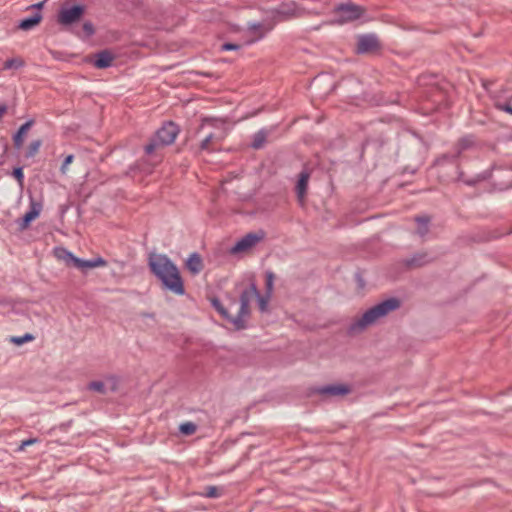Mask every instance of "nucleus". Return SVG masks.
I'll return each mask as SVG.
<instances>
[{"label":"nucleus","mask_w":512,"mask_h":512,"mask_svg":"<svg viewBox=\"0 0 512 512\" xmlns=\"http://www.w3.org/2000/svg\"><path fill=\"white\" fill-rule=\"evenodd\" d=\"M148 266L151 273L161 281L165 290L171 291L176 295H183L185 293L179 269L167 255H150Z\"/></svg>","instance_id":"obj_1"},{"label":"nucleus","mask_w":512,"mask_h":512,"mask_svg":"<svg viewBox=\"0 0 512 512\" xmlns=\"http://www.w3.org/2000/svg\"><path fill=\"white\" fill-rule=\"evenodd\" d=\"M401 306L398 298L391 297L381 301L366 310L361 317L355 319L348 327L349 334H355L364 331L368 326L374 324L378 319L385 317L390 312L397 310Z\"/></svg>","instance_id":"obj_2"},{"label":"nucleus","mask_w":512,"mask_h":512,"mask_svg":"<svg viewBox=\"0 0 512 512\" xmlns=\"http://www.w3.org/2000/svg\"><path fill=\"white\" fill-rule=\"evenodd\" d=\"M255 291L254 287L243 289L239 297L240 307L235 316L230 315L228 309L223 306L218 298H213L211 304L221 317L231 323L236 330H242L246 328V318L250 315V302L252 296L256 293Z\"/></svg>","instance_id":"obj_3"},{"label":"nucleus","mask_w":512,"mask_h":512,"mask_svg":"<svg viewBox=\"0 0 512 512\" xmlns=\"http://www.w3.org/2000/svg\"><path fill=\"white\" fill-rule=\"evenodd\" d=\"M179 127L172 121L165 122L151 137L148 144L144 146V152L152 155L160 147H165L174 143Z\"/></svg>","instance_id":"obj_4"},{"label":"nucleus","mask_w":512,"mask_h":512,"mask_svg":"<svg viewBox=\"0 0 512 512\" xmlns=\"http://www.w3.org/2000/svg\"><path fill=\"white\" fill-rule=\"evenodd\" d=\"M426 104L422 107L425 113L442 111L450 106V100L447 93L438 86H431L423 92Z\"/></svg>","instance_id":"obj_5"},{"label":"nucleus","mask_w":512,"mask_h":512,"mask_svg":"<svg viewBox=\"0 0 512 512\" xmlns=\"http://www.w3.org/2000/svg\"><path fill=\"white\" fill-rule=\"evenodd\" d=\"M475 145V139L472 135H466L460 138L454 145L451 152L441 155L435 161L436 165H442L446 162L455 163L461 154Z\"/></svg>","instance_id":"obj_6"},{"label":"nucleus","mask_w":512,"mask_h":512,"mask_svg":"<svg viewBox=\"0 0 512 512\" xmlns=\"http://www.w3.org/2000/svg\"><path fill=\"white\" fill-rule=\"evenodd\" d=\"M335 13L339 16L340 23L355 21L363 16L365 9L352 2L338 4Z\"/></svg>","instance_id":"obj_7"},{"label":"nucleus","mask_w":512,"mask_h":512,"mask_svg":"<svg viewBox=\"0 0 512 512\" xmlns=\"http://www.w3.org/2000/svg\"><path fill=\"white\" fill-rule=\"evenodd\" d=\"M381 43L375 33L361 34L357 37L355 51L359 55L371 54L381 50Z\"/></svg>","instance_id":"obj_8"},{"label":"nucleus","mask_w":512,"mask_h":512,"mask_svg":"<svg viewBox=\"0 0 512 512\" xmlns=\"http://www.w3.org/2000/svg\"><path fill=\"white\" fill-rule=\"evenodd\" d=\"M85 6L76 4L71 7H63L58 15V22L62 25H71L81 19L84 15Z\"/></svg>","instance_id":"obj_9"},{"label":"nucleus","mask_w":512,"mask_h":512,"mask_svg":"<svg viewBox=\"0 0 512 512\" xmlns=\"http://www.w3.org/2000/svg\"><path fill=\"white\" fill-rule=\"evenodd\" d=\"M264 232L253 233L250 232L239 239L235 245L230 249V252L233 254H237L240 252L248 251L253 248L258 242H260L264 238Z\"/></svg>","instance_id":"obj_10"},{"label":"nucleus","mask_w":512,"mask_h":512,"mask_svg":"<svg viewBox=\"0 0 512 512\" xmlns=\"http://www.w3.org/2000/svg\"><path fill=\"white\" fill-rule=\"evenodd\" d=\"M42 204L31 198L29 210L23 215V217L16 220L18 229L23 231L29 227L32 221H34L41 213Z\"/></svg>","instance_id":"obj_11"},{"label":"nucleus","mask_w":512,"mask_h":512,"mask_svg":"<svg viewBox=\"0 0 512 512\" xmlns=\"http://www.w3.org/2000/svg\"><path fill=\"white\" fill-rule=\"evenodd\" d=\"M350 391L351 388L347 384H329L313 389V393L324 397L345 396Z\"/></svg>","instance_id":"obj_12"},{"label":"nucleus","mask_w":512,"mask_h":512,"mask_svg":"<svg viewBox=\"0 0 512 512\" xmlns=\"http://www.w3.org/2000/svg\"><path fill=\"white\" fill-rule=\"evenodd\" d=\"M296 13V3L293 1L284 2L271 10L274 20L284 21L293 17Z\"/></svg>","instance_id":"obj_13"},{"label":"nucleus","mask_w":512,"mask_h":512,"mask_svg":"<svg viewBox=\"0 0 512 512\" xmlns=\"http://www.w3.org/2000/svg\"><path fill=\"white\" fill-rule=\"evenodd\" d=\"M106 265H107V261L101 256H98L96 258L89 259V260H85V259L77 257L73 267L79 269L83 273H86L88 269H93V268H97V267H105Z\"/></svg>","instance_id":"obj_14"},{"label":"nucleus","mask_w":512,"mask_h":512,"mask_svg":"<svg viewBox=\"0 0 512 512\" xmlns=\"http://www.w3.org/2000/svg\"><path fill=\"white\" fill-rule=\"evenodd\" d=\"M218 140L219 137H217L215 133L210 132L200 140V143L197 146H193L192 149L195 154H201L202 152L211 153L215 151L213 144Z\"/></svg>","instance_id":"obj_15"},{"label":"nucleus","mask_w":512,"mask_h":512,"mask_svg":"<svg viewBox=\"0 0 512 512\" xmlns=\"http://www.w3.org/2000/svg\"><path fill=\"white\" fill-rule=\"evenodd\" d=\"M309 178L310 173L307 170H302L298 175L295 192L300 203H303L304 197L307 193Z\"/></svg>","instance_id":"obj_16"},{"label":"nucleus","mask_w":512,"mask_h":512,"mask_svg":"<svg viewBox=\"0 0 512 512\" xmlns=\"http://www.w3.org/2000/svg\"><path fill=\"white\" fill-rule=\"evenodd\" d=\"M35 124V121L34 119H29L28 121H26L24 124H22L18 130L15 132V134L13 135L12 139H13V143H14V146L16 149H20L22 148L23 146V143H24V137L25 135L27 134V132L29 131V129Z\"/></svg>","instance_id":"obj_17"},{"label":"nucleus","mask_w":512,"mask_h":512,"mask_svg":"<svg viewBox=\"0 0 512 512\" xmlns=\"http://www.w3.org/2000/svg\"><path fill=\"white\" fill-rule=\"evenodd\" d=\"M94 66L98 69H105L112 65L114 56L109 50H102L94 55Z\"/></svg>","instance_id":"obj_18"},{"label":"nucleus","mask_w":512,"mask_h":512,"mask_svg":"<svg viewBox=\"0 0 512 512\" xmlns=\"http://www.w3.org/2000/svg\"><path fill=\"white\" fill-rule=\"evenodd\" d=\"M42 20V15L40 12H35L32 15L22 19L19 24L18 28L23 31H28L35 26H37Z\"/></svg>","instance_id":"obj_19"},{"label":"nucleus","mask_w":512,"mask_h":512,"mask_svg":"<svg viewBox=\"0 0 512 512\" xmlns=\"http://www.w3.org/2000/svg\"><path fill=\"white\" fill-rule=\"evenodd\" d=\"M54 256L65 262L67 266H74L77 257L64 247H56L54 249Z\"/></svg>","instance_id":"obj_20"},{"label":"nucleus","mask_w":512,"mask_h":512,"mask_svg":"<svg viewBox=\"0 0 512 512\" xmlns=\"http://www.w3.org/2000/svg\"><path fill=\"white\" fill-rule=\"evenodd\" d=\"M186 266L192 274H198L203 269V261L201 256L194 252L186 261Z\"/></svg>","instance_id":"obj_21"},{"label":"nucleus","mask_w":512,"mask_h":512,"mask_svg":"<svg viewBox=\"0 0 512 512\" xmlns=\"http://www.w3.org/2000/svg\"><path fill=\"white\" fill-rule=\"evenodd\" d=\"M252 287H254L256 290L255 291L256 293H255V295L252 296V299L256 298L259 310L261 312H266L267 308H268V302H269L271 295H268V294H266L265 296L261 295L257 288V285L254 282L250 283V285L248 287H246L245 289H251Z\"/></svg>","instance_id":"obj_22"},{"label":"nucleus","mask_w":512,"mask_h":512,"mask_svg":"<svg viewBox=\"0 0 512 512\" xmlns=\"http://www.w3.org/2000/svg\"><path fill=\"white\" fill-rule=\"evenodd\" d=\"M493 99L494 107L499 110L512 115V96L503 100L494 95L491 96Z\"/></svg>","instance_id":"obj_23"},{"label":"nucleus","mask_w":512,"mask_h":512,"mask_svg":"<svg viewBox=\"0 0 512 512\" xmlns=\"http://www.w3.org/2000/svg\"><path fill=\"white\" fill-rule=\"evenodd\" d=\"M415 222L418 225L416 233L424 238L429 232L430 218L428 216H416Z\"/></svg>","instance_id":"obj_24"},{"label":"nucleus","mask_w":512,"mask_h":512,"mask_svg":"<svg viewBox=\"0 0 512 512\" xmlns=\"http://www.w3.org/2000/svg\"><path fill=\"white\" fill-rule=\"evenodd\" d=\"M268 132L265 129H261L253 135L251 147L254 149H261L267 139Z\"/></svg>","instance_id":"obj_25"},{"label":"nucleus","mask_w":512,"mask_h":512,"mask_svg":"<svg viewBox=\"0 0 512 512\" xmlns=\"http://www.w3.org/2000/svg\"><path fill=\"white\" fill-rule=\"evenodd\" d=\"M248 29L251 33H255V34L257 33L255 39L252 40L251 42L262 39L265 36V34L267 33V31L269 30V28L265 29L264 25L262 23L249 24Z\"/></svg>","instance_id":"obj_26"},{"label":"nucleus","mask_w":512,"mask_h":512,"mask_svg":"<svg viewBox=\"0 0 512 512\" xmlns=\"http://www.w3.org/2000/svg\"><path fill=\"white\" fill-rule=\"evenodd\" d=\"M24 65H25V62L22 58L15 57V58L7 59L3 64V68L5 70L19 69V68H22Z\"/></svg>","instance_id":"obj_27"},{"label":"nucleus","mask_w":512,"mask_h":512,"mask_svg":"<svg viewBox=\"0 0 512 512\" xmlns=\"http://www.w3.org/2000/svg\"><path fill=\"white\" fill-rule=\"evenodd\" d=\"M197 430V425L191 421L181 423L179 425V432L182 435L190 436L193 435Z\"/></svg>","instance_id":"obj_28"},{"label":"nucleus","mask_w":512,"mask_h":512,"mask_svg":"<svg viewBox=\"0 0 512 512\" xmlns=\"http://www.w3.org/2000/svg\"><path fill=\"white\" fill-rule=\"evenodd\" d=\"M223 491V488L207 486L205 487V492H203L201 495L207 498H219L223 495Z\"/></svg>","instance_id":"obj_29"},{"label":"nucleus","mask_w":512,"mask_h":512,"mask_svg":"<svg viewBox=\"0 0 512 512\" xmlns=\"http://www.w3.org/2000/svg\"><path fill=\"white\" fill-rule=\"evenodd\" d=\"M41 145H42V140H41V139L33 140V141L29 144V146H28V148H27V151H26V153H25V157H26V158H32V157H34V156L38 153V151H39V149H40Z\"/></svg>","instance_id":"obj_30"},{"label":"nucleus","mask_w":512,"mask_h":512,"mask_svg":"<svg viewBox=\"0 0 512 512\" xmlns=\"http://www.w3.org/2000/svg\"><path fill=\"white\" fill-rule=\"evenodd\" d=\"M88 389L99 394H106L108 392L106 384L103 381H91L88 384Z\"/></svg>","instance_id":"obj_31"},{"label":"nucleus","mask_w":512,"mask_h":512,"mask_svg":"<svg viewBox=\"0 0 512 512\" xmlns=\"http://www.w3.org/2000/svg\"><path fill=\"white\" fill-rule=\"evenodd\" d=\"M485 178V176L477 175L475 178L466 179L462 171H460L458 174V180L464 182L468 186H475L479 181Z\"/></svg>","instance_id":"obj_32"},{"label":"nucleus","mask_w":512,"mask_h":512,"mask_svg":"<svg viewBox=\"0 0 512 512\" xmlns=\"http://www.w3.org/2000/svg\"><path fill=\"white\" fill-rule=\"evenodd\" d=\"M274 279L275 275L272 271H267L265 273L266 294L268 295L272 294Z\"/></svg>","instance_id":"obj_33"},{"label":"nucleus","mask_w":512,"mask_h":512,"mask_svg":"<svg viewBox=\"0 0 512 512\" xmlns=\"http://www.w3.org/2000/svg\"><path fill=\"white\" fill-rule=\"evenodd\" d=\"M32 340H34V336L30 333H26L22 336H13L11 338V342L16 345H22V344H24L26 342H30Z\"/></svg>","instance_id":"obj_34"},{"label":"nucleus","mask_w":512,"mask_h":512,"mask_svg":"<svg viewBox=\"0 0 512 512\" xmlns=\"http://www.w3.org/2000/svg\"><path fill=\"white\" fill-rule=\"evenodd\" d=\"M425 257L426 254H416L407 263L413 266H422L427 262Z\"/></svg>","instance_id":"obj_35"},{"label":"nucleus","mask_w":512,"mask_h":512,"mask_svg":"<svg viewBox=\"0 0 512 512\" xmlns=\"http://www.w3.org/2000/svg\"><path fill=\"white\" fill-rule=\"evenodd\" d=\"M39 442H40V439L37 438V437H32V438L23 440L21 442V444L19 445V447L16 449V451L17 452H23L26 447L34 445V444L39 443Z\"/></svg>","instance_id":"obj_36"},{"label":"nucleus","mask_w":512,"mask_h":512,"mask_svg":"<svg viewBox=\"0 0 512 512\" xmlns=\"http://www.w3.org/2000/svg\"><path fill=\"white\" fill-rule=\"evenodd\" d=\"M12 176L18 181L20 186H23L24 172L23 167H15L12 171Z\"/></svg>","instance_id":"obj_37"},{"label":"nucleus","mask_w":512,"mask_h":512,"mask_svg":"<svg viewBox=\"0 0 512 512\" xmlns=\"http://www.w3.org/2000/svg\"><path fill=\"white\" fill-rule=\"evenodd\" d=\"M241 46L236 43L226 42L221 45V51H236L239 50Z\"/></svg>","instance_id":"obj_38"},{"label":"nucleus","mask_w":512,"mask_h":512,"mask_svg":"<svg viewBox=\"0 0 512 512\" xmlns=\"http://www.w3.org/2000/svg\"><path fill=\"white\" fill-rule=\"evenodd\" d=\"M73 159H74V155H72V154L67 155L65 157V159L63 160V163L61 165V168H60L62 173L66 172L67 167L73 162Z\"/></svg>","instance_id":"obj_39"},{"label":"nucleus","mask_w":512,"mask_h":512,"mask_svg":"<svg viewBox=\"0 0 512 512\" xmlns=\"http://www.w3.org/2000/svg\"><path fill=\"white\" fill-rule=\"evenodd\" d=\"M83 30L87 37H90L95 33L94 26L91 22H85L83 24Z\"/></svg>","instance_id":"obj_40"},{"label":"nucleus","mask_w":512,"mask_h":512,"mask_svg":"<svg viewBox=\"0 0 512 512\" xmlns=\"http://www.w3.org/2000/svg\"><path fill=\"white\" fill-rule=\"evenodd\" d=\"M139 170V166L137 164L129 166L127 171L125 172L126 176L134 177L136 171Z\"/></svg>","instance_id":"obj_41"},{"label":"nucleus","mask_w":512,"mask_h":512,"mask_svg":"<svg viewBox=\"0 0 512 512\" xmlns=\"http://www.w3.org/2000/svg\"><path fill=\"white\" fill-rule=\"evenodd\" d=\"M7 105L5 104H0V118L7 112Z\"/></svg>","instance_id":"obj_42"},{"label":"nucleus","mask_w":512,"mask_h":512,"mask_svg":"<svg viewBox=\"0 0 512 512\" xmlns=\"http://www.w3.org/2000/svg\"><path fill=\"white\" fill-rule=\"evenodd\" d=\"M355 278L358 280V282H359V283H360V285L362 286V285H363V280H362L361 275H360V273H359V272H357V273L355 274Z\"/></svg>","instance_id":"obj_43"},{"label":"nucleus","mask_w":512,"mask_h":512,"mask_svg":"<svg viewBox=\"0 0 512 512\" xmlns=\"http://www.w3.org/2000/svg\"><path fill=\"white\" fill-rule=\"evenodd\" d=\"M43 4H44V2H39V3H36V4L32 5V7L40 9L43 6Z\"/></svg>","instance_id":"obj_44"},{"label":"nucleus","mask_w":512,"mask_h":512,"mask_svg":"<svg viewBox=\"0 0 512 512\" xmlns=\"http://www.w3.org/2000/svg\"><path fill=\"white\" fill-rule=\"evenodd\" d=\"M510 187H511V185H510V184H500V189H501V190L508 189V188H510Z\"/></svg>","instance_id":"obj_45"},{"label":"nucleus","mask_w":512,"mask_h":512,"mask_svg":"<svg viewBox=\"0 0 512 512\" xmlns=\"http://www.w3.org/2000/svg\"><path fill=\"white\" fill-rule=\"evenodd\" d=\"M110 390L111 391H115L116 390V383L115 382H112Z\"/></svg>","instance_id":"obj_46"},{"label":"nucleus","mask_w":512,"mask_h":512,"mask_svg":"<svg viewBox=\"0 0 512 512\" xmlns=\"http://www.w3.org/2000/svg\"><path fill=\"white\" fill-rule=\"evenodd\" d=\"M203 128H204V124H202V125L199 127V129H198V131H197V134H200V133H201V131L203 130Z\"/></svg>","instance_id":"obj_47"},{"label":"nucleus","mask_w":512,"mask_h":512,"mask_svg":"<svg viewBox=\"0 0 512 512\" xmlns=\"http://www.w3.org/2000/svg\"><path fill=\"white\" fill-rule=\"evenodd\" d=\"M236 305V301L235 300H232L231 301V306L234 307Z\"/></svg>","instance_id":"obj_48"}]
</instances>
